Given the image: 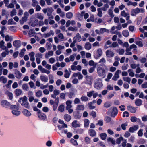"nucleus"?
I'll return each instance as SVG.
<instances>
[{"label":"nucleus","instance_id":"46","mask_svg":"<svg viewBox=\"0 0 147 147\" xmlns=\"http://www.w3.org/2000/svg\"><path fill=\"white\" fill-rule=\"evenodd\" d=\"M89 124V121L88 120L86 119L84 120V126L85 127H88Z\"/></svg>","mask_w":147,"mask_h":147},{"label":"nucleus","instance_id":"50","mask_svg":"<svg viewBox=\"0 0 147 147\" xmlns=\"http://www.w3.org/2000/svg\"><path fill=\"white\" fill-rule=\"evenodd\" d=\"M111 102L107 101L105 102L104 104V107L106 108H108L111 105Z\"/></svg>","mask_w":147,"mask_h":147},{"label":"nucleus","instance_id":"17","mask_svg":"<svg viewBox=\"0 0 147 147\" xmlns=\"http://www.w3.org/2000/svg\"><path fill=\"white\" fill-rule=\"evenodd\" d=\"M56 12L57 14L59 15L62 18H63L65 16V13L62 11L61 9L60 8L57 9Z\"/></svg>","mask_w":147,"mask_h":147},{"label":"nucleus","instance_id":"35","mask_svg":"<svg viewBox=\"0 0 147 147\" xmlns=\"http://www.w3.org/2000/svg\"><path fill=\"white\" fill-rule=\"evenodd\" d=\"M29 88L28 86L26 84H24L22 85V88L24 90L28 91L29 90Z\"/></svg>","mask_w":147,"mask_h":147},{"label":"nucleus","instance_id":"28","mask_svg":"<svg viewBox=\"0 0 147 147\" xmlns=\"http://www.w3.org/2000/svg\"><path fill=\"white\" fill-rule=\"evenodd\" d=\"M84 105H78L76 107V110L77 111H83L84 110Z\"/></svg>","mask_w":147,"mask_h":147},{"label":"nucleus","instance_id":"13","mask_svg":"<svg viewBox=\"0 0 147 147\" xmlns=\"http://www.w3.org/2000/svg\"><path fill=\"white\" fill-rule=\"evenodd\" d=\"M71 125L73 127L77 128L80 127V123L77 120H74L72 122Z\"/></svg>","mask_w":147,"mask_h":147},{"label":"nucleus","instance_id":"49","mask_svg":"<svg viewBox=\"0 0 147 147\" xmlns=\"http://www.w3.org/2000/svg\"><path fill=\"white\" fill-rule=\"evenodd\" d=\"M16 23L13 20V19H10L8 21V24L9 25L16 24Z\"/></svg>","mask_w":147,"mask_h":147},{"label":"nucleus","instance_id":"42","mask_svg":"<svg viewBox=\"0 0 147 147\" xmlns=\"http://www.w3.org/2000/svg\"><path fill=\"white\" fill-rule=\"evenodd\" d=\"M15 94L17 96H19L21 94L22 91L20 89H17L15 91Z\"/></svg>","mask_w":147,"mask_h":147},{"label":"nucleus","instance_id":"58","mask_svg":"<svg viewBox=\"0 0 147 147\" xmlns=\"http://www.w3.org/2000/svg\"><path fill=\"white\" fill-rule=\"evenodd\" d=\"M128 72L129 73V75L130 76L134 77V74L133 72V70L131 69H129L128 71Z\"/></svg>","mask_w":147,"mask_h":147},{"label":"nucleus","instance_id":"12","mask_svg":"<svg viewBox=\"0 0 147 147\" xmlns=\"http://www.w3.org/2000/svg\"><path fill=\"white\" fill-rule=\"evenodd\" d=\"M38 116L40 119L43 120H45L46 118V115L41 111L38 113Z\"/></svg>","mask_w":147,"mask_h":147},{"label":"nucleus","instance_id":"2","mask_svg":"<svg viewBox=\"0 0 147 147\" xmlns=\"http://www.w3.org/2000/svg\"><path fill=\"white\" fill-rule=\"evenodd\" d=\"M103 87L102 81L101 79L98 78L96 79L94 83V87L97 89L100 90Z\"/></svg>","mask_w":147,"mask_h":147},{"label":"nucleus","instance_id":"54","mask_svg":"<svg viewBox=\"0 0 147 147\" xmlns=\"http://www.w3.org/2000/svg\"><path fill=\"white\" fill-rule=\"evenodd\" d=\"M53 11L54 10L52 8L50 7L49 8L47 13V16L52 14V13Z\"/></svg>","mask_w":147,"mask_h":147},{"label":"nucleus","instance_id":"36","mask_svg":"<svg viewBox=\"0 0 147 147\" xmlns=\"http://www.w3.org/2000/svg\"><path fill=\"white\" fill-rule=\"evenodd\" d=\"M98 11L97 15L99 17H101L102 16V13L101 9L100 8H99L97 9Z\"/></svg>","mask_w":147,"mask_h":147},{"label":"nucleus","instance_id":"6","mask_svg":"<svg viewBox=\"0 0 147 147\" xmlns=\"http://www.w3.org/2000/svg\"><path fill=\"white\" fill-rule=\"evenodd\" d=\"M102 51L101 48H98L96 51V54H94V56L96 59H98L102 55Z\"/></svg>","mask_w":147,"mask_h":147},{"label":"nucleus","instance_id":"27","mask_svg":"<svg viewBox=\"0 0 147 147\" xmlns=\"http://www.w3.org/2000/svg\"><path fill=\"white\" fill-rule=\"evenodd\" d=\"M5 94L8 96L10 100H12L13 98V94L11 92L7 91L6 92Z\"/></svg>","mask_w":147,"mask_h":147},{"label":"nucleus","instance_id":"41","mask_svg":"<svg viewBox=\"0 0 147 147\" xmlns=\"http://www.w3.org/2000/svg\"><path fill=\"white\" fill-rule=\"evenodd\" d=\"M89 133L90 135L91 136H94L96 134L95 131L93 129L90 130L89 131Z\"/></svg>","mask_w":147,"mask_h":147},{"label":"nucleus","instance_id":"61","mask_svg":"<svg viewBox=\"0 0 147 147\" xmlns=\"http://www.w3.org/2000/svg\"><path fill=\"white\" fill-rule=\"evenodd\" d=\"M46 47L48 49L50 50L52 47L51 44L49 42H47L46 44Z\"/></svg>","mask_w":147,"mask_h":147},{"label":"nucleus","instance_id":"25","mask_svg":"<svg viewBox=\"0 0 147 147\" xmlns=\"http://www.w3.org/2000/svg\"><path fill=\"white\" fill-rule=\"evenodd\" d=\"M22 112L23 114L27 117L30 116L31 115L30 112L26 109L23 110Z\"/></svg>","mask_w":147,"mask_h":147},{"label":"nucleus","instance_id":"56","mask_svg":"<svg viewBox=\"0 0 147 147\" xmlns=\"http://www.w3.org/2000/svg\"><path fill=\"white\" fill-rule=\"evenodd\" d=\"M106 62V61L105 58H102L99 61L98 63H101V65H102L104 63Z\"/></svg>","mask_w":147,"mask_h":147},{"label":"nucleus","instance_id":"30","mask_svg":"<svg viewBox=\"0 0 147 147\" xmlns=\"http://www.w3.org/2000/svg\"><path fill=\"white\" fill-rule=\"evenodd\" d=\"M21 105L22 106H24L28 109H29L30 108V106L28 101L26 102H22L21 103Z\"/></svg>","mask_w":147,"mask_h":147},{"label":"nucleus","instance_id":"4","mask_svg":"<svg viewBox=\"0 0 147 147\" xmlns=\"http://www.w3.org/2000/svg\"><path fill=\"white\" fill-rule=\"evenodd\" d=\"M34 95L33 92L31 91H29L28 92V100L30 102H32L34 101L35 103H37L38 102V99L37 98H35L33 96Z\"/></svg>","mask_w":147,"mask_h":147},{"label":"nucleus","instance_id":"5","mask_svg":"<svg viewBox=\"0 0 147 147\" xmlns=\"http://www.w3.org/2000/svg\"><path fill=\"white\" fill-rule=\"evenodd\" d=\"M108 113L112 117H114L118 113V110L116 107H111L109 110Z\"/></svg>","mask_w":147,"mask_h":147},{"label":"nucleus","instance_id":"24","mask_svg":"<svg viewBox=\"0 0 147 147\" xmlns=\"http://www.w3.org/2000/svg\"><path fill=\"white\" fill-rule=\"evenodd\" d=\"M72 103V101L70 100H67L66 102L67 106L66 107V109H68L72 107L71 105Z\"/></svg>","mask_w":147,"mask_h":147},{"label":"nucleus","instance_id":"11","mask_svg":"<svg viewBox=\"0 0 147 147\" xmlns=\"http://www.w3.org/2000/svg\"><path fill=\"white\" fill-rule=\"evenodd\" d=\"M140 12L139 8H137L136 9L132 10L131 11V15L132 16H135L136 14Z\"/></svg>","mask_w":147,"mask_h":147},{"label":"nucleus","instance_id":"33","mask_svg":"<svg viewBox=\"0 0 147 147\" xmlns=\"http://www.w3.org/2000/svg\"><path fill=\"white\" fill-rule=\"evenodd\" d=\"M105 32L107 33H109V30L104 28H101L100 29V33L101 34L104 33Z\"/></svg>","mask_w":147,"mask_h":147},{"label":"nucleus","instance_id":"57","mask_svg":"<svg viewBox=\"0 0 147 147\" xmlns=\"http://www.w3.org/2000/svg\"><path fill=\"white\" fill-rule=\"evenodd\" d=\"M123 79L124 81L126 82L129 84L131 81V79L129 77H124Z\"/></svg>","mask_w":147,"mask_h":147},{"label":"nucleus","instance_id":"22","mask_svg":"<svg viewBox=\"0 0 147 147\" xmlns=\"http://www.w3.org/2000/svg\"><path fill=\"white\" fill-rule=\"evenodd\" d=\"M16 77L18 79H20L22 76L21 73L17 70H16L15 72Z\"/></svg>","mask_w":147,"mask_h":147},{"label":"nucleus","instance_id":"32","mask_svg":"<svg viewBox=\"0 0 147 147\" xmlns=\"http://www.w3.org/2000/svg\"><path fill=\"white\" fill-rule=\"evenodd\" d=\"M30 25L32 27H35L37 25L38 23V20H35L34 21L30 22Z\"/></svg>","mask_w":147,"mask_h":147},{"label":"nucleus","instance_id":"3","mask_svg":"<svg viewBox=\"0 0 147 147\" xmlns=\"http://www.w3.org/2000/svg\"><path fill=\"white\" fill-rule=\"evenodd\" d=\"M97 71L98 76L102 78H104L106 76V71L105 69L101 67H98Z\"/></svg>","mask_w":147,"mask_h":147},{"label":"nucleus","instance_id":"8","mask_svg":"<svg viewBox=\"0 0 147 147\" xmlns=\"http://www.w3.org/2000/svg\"><path fill=\"white\" fill-rule=\"evenodd\" d=\"M82 40L81 36L79 33H77L73 38V42L74 43L78 42Z\"/></svg>","mask_w":147,"mask_h":147},{"label":"nucleus","instance_id":"52","mask_svg":"<svg viewBox=\"0 0 147 147\" xmlns=\"http://www.w3.org/2000/svg\"><path fill=\"white\" fill-rule=\"evenodd\" d=\"M35 34L34 30L32 29H30L29 32V34L30 36H34Z\"/></svg>","mask_w":147,"mask_h":147},{"label":"nucleus","instance_id":"34","mask_svg":"<svg viewBox=\"0 0 147 147\" xmlns=\"http://www.w3.org/2000/svg\"><path fill=\"white\" fill-rule=\"evenodd\" d=\"M97 64V63H95L92 60L90 61L89 62V65L90 66H93V67H96Z\"/></svg>","mask_w":147,"mask_h":147},{"label":"nucleus","instance_id":"26","mask_svg":"<svg viewBox=\"0 0 147 147\" xmlns=\"http://www.w3.org/2000/svg\"><path fill=\"white\" fill-rule=\"evenodd\" d=\"M34 55V53L33 52H32L29 54V55L30 57V59L32 61H34L35 60Z\"/></svg>","mask_w":147,"mask_h":147},{"label":"nucleus","instance_id":"7","mask_svg":"<svg viewBox=\"0 0 147 147\" xmlns=\"http://www.w3.org/2000/svg\"><path fill=\"white\" fill-rule=\"evenodd\" d=\"M105 54L107 58H110L114 56L115 53L112 51L108 50L106 51Z\"/></svg>","mask_w":147,"mask_h":147},{"label":"nucleus","instance_id":"31","mask_svg":"<svg viewBox=\"0 0 147 147\" xmlns=\"http://www.w3.org/2000/svg\"><path fill=\"white\" fill-rule=\"evenodd\" d=\"M64 118L66 121L67 122L69 121L71 119V117L68 114H65L64 116Z\"/></svg>","mask_w":147,"mask_h":147},{"label":"nucleus","instance_id":"19","mask_svg":"<svg viewBox=\"0 0 147 147\" xmlns=\"http://www.w3.org/2000/svg\"><path fill=\"white\" fill-rule=\"evenodd\" d=\"M54 34V32L53 30H50L49 32L44 34L43 36L44 38H46L50 37L51 35L53 36Z\"/></svg>","mask_w":147,"mask_h":147},{"label":"nucleus","instance_id":"43","mask_svg":"<svg viewBox=\"0 0 147 147\" xmlns=\"http://www.w3.org/2000/svg\"><path fill=\"white\" fill-rule=\"evenodd\" d=\"M65 74H64V77L66 78H68L69 77L70 74L67 69H65Z\"/></svg>","mask_w":147,"mask_h":147},{"label":"nucleus","instance_id":"14","mask_svg":"<svg viewBox=\"0 0 147 147\" xmlns=\"http://www.w3.org/2000/svg\"><path fill=\"white\" fill-rule=\"evenodd\" d=\"M86 82L89 85H91L92 82V78L91 76H86Z\"/></svg>","mask_w":147,"mask_h":147},{"label":"nucleus","instance_id":"63","mask_svg":"<svg viewBox=\"0 0 147 147\" xmlns=\"http://www.w3.org/2000/svg\"><path fill=\"white\" fill-rule=\"evenodd\" d=\"M16 10L15 9H13L10 13V15L11 17H13L16 14Z\"/></svg>","mask_w":147,"mask_h":147},{"label":"nucleus","instance_id":"10","mask_svg":"<svg viewBox=\"0 0 147 147\" xmlns=\"http://www.w3.org/2000/svg\"><path fill=\"white\" fill-rule=\"evenodd\" d=\"M53 55V52L52 50L49 51L48 52L45 53V57L46 58L48 59L50 57L52 56Z\"/></svg>","mask_w":147,"mask_h":147},{"label":"nucleus","instance_id":"15","mask_svg":"<svg viewBox=\"0 0 147 147\" xmlns=\"http://www.w3.org/2000/svg\"><path fill=\"white\" fill-rule=\"evenodd\" d=\"M1 104L2 105L6 108H8L9 107H10L11 105L10 103L5 100H2L1 102Z\"/></svg>","mask_w":147,"mask_h":147},{"label":"nucleus","instance_id":"53","mask_svg":"<svg viewBox=\"0 0 147 147\" xmlns=\"http://www.w3.org/2000/svg\"><path fill=\"white\" fill-rule=\"evenodd\" d=\"M7 79L6 78L2 76L1 77V81L3 83L5 84L7 82Z\"/></svg>","mask_w":147,"mask_h":147},{"label":"nucleus","instance_id":"51","mask_svg":"<svg viewBox=\"0 0 147 147\" xmlns=\"http://www.w3.org/2000/svg\"><path fill=\"white\" fill-rule=\"evenodd\" d=\"M76 55V53L73 54L72 55H70L69 57L70 61H73L74 60L75 58Z\"/></svg>","mask_w":147,"mask_h":147},{"label":"nucleus","instance_id":"48","mask_svg":"<svg viewBox=\"0 0 147 147\" xmlns=\"http://www.w3.org/2000/svg\"><path fill=\"white\" fill-rule=\"evenodd\" d=\"M70 141L71 143L74 145L77 146L78 145V143L77 141L74 139L72 138L71 139Z\"/></svg>","mask_w":147,"mask_h":147},{"label":"nucleus","instance_id":"9","mask_svg":"<svg viewBox=\"0 0 147 147\" xmlns=\"http://www.w3.org/2000/svg\"><path fill=\"white\" fill-rule=\"evenodd\" d=\"M127 109L132 113H135L136 111V108L130 105L127 106Z\"/></svg>","mask_w":147,"mask_h":147},{"label":"nucleus","instance_id":"64","mask_svg":"<svg viewBox=\"0 0 147 147\" xmlns=\"http://www.w3.org/2000/svg\"><path fill=\"white\" fill-rule=\"evenodd\" d=\"M58 37L61 40H64L65 37L63 34L60 33L58 35Z\"/></svg>","mask_w":147,"mask_h":147},{"label":"nucleus","instance_id":"40","mask_svg":"<svg viewBox=\"0 0 147 147\" xmlns=\"http://www.w3.org/2000/svg\"><path fill=\"white\" fill-rule=\"evenodd\" d=\"M135 104L138 106H140L142 104V100L140 99H137L135 100Z\"/></svg>","mask_w":147,"mask_h":147},{"label":"nucleus","instance_id":"59","mask_svg":"<svg viewBox=\"0 0 147 147\" xmlns=\"http://www.w3.org/2000/svg\"><path fill=\"white\" fill-rule=\"evenodd\" d=\"M25 51L26 49L24 48L21 50V52L19 54V56L20 57H23L24 55V52Z\"/></svg>","mask_w":147,"mask_h":147},{"label":"nucleus","instance_id":"21","mask_svg":"<svg viewBox=\"0 0 147 147\" xmlns=\"http://www.w3.org/2000/svg\"><path fill=\"white\" fill-rule=\"evenodd\" d=\"M138 128V125H135L132 127H130L129 129V131L131 133L134 132L137 130Z\"/></svg>","mask_w":147,"mask_h":147},{"label":"nucleus","instance_id":"39","mask_svg":"<svg viewBox=\"0 0 147 147\" xmlns=\"http://www.w3.org/2000/svg\"><path fill=\"white\" fill-rule=\"evenodd\" d=\"M73 16V14L72 13L70 12L67 13L66 15V18L69 19L71 18Z\"/></svg>","mask_w":147,"mask_h":147},{"label":"nucleus","instance_id":"16","mask_svg":"<svg viewBox=\"0 0 147 147\" xmlns=\"http://www.w3.org/2000/svg\"><path fill=\"white\" fill-rule=\"evenodd\" d=\"M120 70H117L115 72L114 75L112 79L115 80L116 81L117 80L118 78L119 77V73H121Z\"/></svg>","mask_w":147,"mask_h":147},{"label":"nucleus","instance_id":"45","mask_svg":"<svg viewBox=\"0 0 147 147\" xmlns=\"http://www.w3.org/2000/svg\"><path fill=\"white\" fill-rule=\"evenodd\" d=\"M128 6L131 5H133L134 6H136L137 5V3L136 2H132L131 1H129L127 3Z\"/></svg>","mask_w":147,"mask_h":147},{"label":"nucleus","instance_id":"20","mask_svg":"<svg viewBox=\"0 0 147 147\" xmlns=\"http://www.w3.org/2000/svg\"><path fill=\"white\" fill-rule=\"evenodd\" d=\"M13 45L16 47L18 48L21 46V43L20 40H16L13 42Z\"/></svg>","mask_w":147,"mask_h":147},{"label":"nucleus","instance_id":"23","mask_svg":"<svg viewBox=\"0 0 147 147\" xmlns=\"http://www.w3.org/2000/svg\"><path fill=\"white\" fill-rule=\"evenodd\" d=\"M40 78L41 81L43 82H47L48 81V78L46 76L41 75Z\"/></svg>","mask_w":147,"mask_h":147},{"label":"nucleus","instance_id":"55","mask_svg":"<svg viewBox=\"0 0 147 147\" xmlns=\"http://www.w3.org/2000/svg\"><path fill=\"white\" fill-rule=\"evenodd\" d=\"M9 52L7 51V49L5 51L1 53V56L3 57H6L7 55H8L9 54Z\"/></svg>","mask_w":147,"mask_h":147},{"label":"nucleus","instance_id":"38","mask_svg":"<svg viewBox=\"0 0 147 147\" xmlns=\"http://www.w3.org/2000/svg\"><path fill=\"white\" fill-rule=\"evenodd\" d=\"M91 45L89 42L86 43L85 45V48L87 50H90L91 48Z\"/></svg>","mask_w":147,"mask_h":147},{"label":"nucleus","instance_id":"60","mask_svg":"<svg viewBox=\"0 0 147 147\" xmlns=\"http://www.w3.org/2000/svg\"><path fill=\"white\" fill-rule=\"evenodd\" d=\"M112 76V74L111 73H109L107 76V78L105 79V81H109V79L111 78Z\"/></svg>","mask_w":147,"mask_h":147},{"label":"nucleus","instance_id":"62","mask_svg":"<svg viewBox=\"0 0 147 147\" xmlns=\"http://www.w3.org/2000/svg\"><path fill=\"white\" fill-rule=\"evenodd\" d=\"M107 136V134L105 133H102L100 134V136L101 139L103 140H104L106 139Z\"/></svg>","mask_w":147,"mask_h":147},{"label":"nucleus","instance_id":"18","mask_svg":"<svg viewBox=\"0 0 147 147\" xmlns=\"http://www.w3.org/2000/svg\"><path fill=\"white\" fill-rule=\"evenodd\" d=\"M71 69L73 71L78 70L79 71H80L81 70V66L78 65L77 66H75L74 65H72L71 66Z\"/></svg>","mask_w":147,"mask_h":147},{"label":"nucleus","instance_id":"37","mask_svg":"<svg viewBox=\"0 0 147 147\" xmlns=\"http://www.w3.org/2000/svg\"><path fill=\"white\" fill-rule=\"evenodd\" d=\"M65 107L63 105H61L58 107V110L61 112H63L64 111Z\"/></svg>","mask_w":147,"mask_h":147},{"label":"nucleus","instance_id":"44","mask_svg":"<svg viewBox=\"0 0 147 147\" xmlns=\"http://www.w3.org/2000/svg\"><path fill=\"white\" fill-rule=\"evenodd\" d=\"M122 34L125 37H127L129 35V33L127 30H123L122 32Z\"/></svg>","mask_w":147,"mask_h":147},{"label":"nucleus","instance_id":"47","mask_svg":"<svg viewBox=\"0 0 147 147\" xmlns=\"http://www.w3.org/2000/svg\"><path fill=\"white\" fill-rule=\"evenodd\" d=\"M131 49H130L129 48H127L126 50L125 55H131L132 54V53L131 51Z\"/></svg>","mask_w":147,"mask_h":147},{"label":"nucleus","instance_id":"29","mask_svg":"<svg viewBox=\"0 0 147 147\" xmlns=\"http://www.w3.org/2000/svg\"><path fill=\"white\" fill-rule=\"evenodd\" d=\"M131 121L133 122H135L136 121L140 122V119L136 118L135 116L132 117L131 118Z\"/></svg>","mask_w":147,"mask_h":147},{"label":"nucleus","instance_id":"1","mask_svg":"<svg viewBox=\"0 0 147 147\" xmlns=\"http://www.w3.org/2000/svg\"><path fill=\"white\" fill-rule=\"evenodd\" d=\"M10 109L12 110V114L16 116H18L20 114V111L19 110V107L17 105H10Z\"/></svg>","mask_w":147,"mask_h":147}]
</instances>
